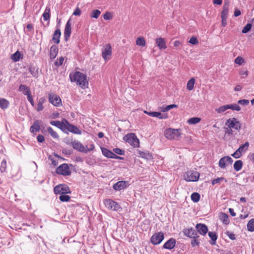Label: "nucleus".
I'll use <instances>...</instances> for the list:
<instances>
[{"mask_svg":"<svg viewBox=\"0 0 254 254\" xmlns=\"http://www.w3.org/2000/svg\"><path fill=\"white\" fill-rule=\"evenodd\" d=\"M208 236L212 241V242H210V243L213 245H215L216 243L215 242L217 240L218 237L216 233L215 232H209Z\"/></svg>","mask_w":254,"mask_h":254,"instance_id":"7c9ffc66","label":"nucleus"},{"mask_svg":"<svg viewBox=\"0 0 254 254\" xmlns=\"http://www.w3.org/2000/svg\"><path fill=\"white\" fill-rule=\"evenodd\" d=\"M243 166V162L241 160L236 161L234 164V168L236 171H240Z\"/></svg>","mask_w":254,"mask_h":254,"instance_id":"c9c22d12","label":"nucleus"},{"mask_svg":"<svg viewBox=\"0 0 254 254\" xmlns=\"http://www.w3.org/2000/svg\"><path fill=\"white\" fill-rule=\"evenodd\" d=\"M112 55V46L111 44H107L102 50V55L105 60H109L110 57Z\"/></svg>","mask_w":254,"mask_h":254,"instance_id":"9b49d317","label":"nucleus"},{"mask_svg":"<svg viewBox=\"0 0 254 254\" xmlns=\"http://www.w3.org/2000/svg\"><path fill=\"white\" fill-rule=\"evenodd\" d=\"M103 17L105 20H109L112 18V15L110 12H107L104 14Z\"/></svg>","mask_w":254,"mask_h":254,"instance_id":"680f3d73","label":"nucleus"},{"mask_svg":"<svg viewBox=\"0 0 254 254\" xmlns=\"http://www.w3.org/2000/svg\"><path fill=\"white\" fill-rule=\"evenodd\" d=\"M252 24H251V23L247 24L243 28V29L242 30V33H248L249 31H250V30L252 28Z\"/></svg>","mask_w":254,"mask_h":254,"instance_id":"3c124183","label":"nucleus"},{"mask_svg":"<svg viewBox=\"0 0 254 254\" xmlns=\"http://www.w3.org/2000/svg\"><path fill=\"white\" fill-rule=\"evenodd\" d=\"M51 136L54 138H59V136L58 133L55 131L51 127H49L47 129Z\"/></svg>","mask_w":254,"mask_h":254,"instance_id":"79ce46f5","label":"nucleus"},{"mask_svg":"<svg viewBox=\"0 0 254 254\" xmlns=\"http://www.w3.org/2000/svg\"><path fill=\"white\" fill-rule=\"evenodd\" d=\"M69 78L71 82H75L81 88L87 87L88 82L87 80V76L84 74L76 71L73 73H70Z\"/></svg>","mask_w":254,"mask_h":254,"instance_id":"f257e3e1","label":"nucleus"},{"mask_svg":"<svg viewBox=\"0 0 254 254\" xmlns=\"http://www.w3.org/2000/svg\"><path fill=\"white\" fill-rule=\"evenodd\" d=\"M45 101V99L43 97L40 98L39 99L37 108V111H41L43 109L44 107L43 106V104L44 103Z\"/></svg>","mask_w":254,"mask_h":254,"instance_id":"f704fd0d","label":"nucleus"},{"mask_svg":"<svg viewBox=\"0 0 254 254\" xmlns=\"http://www.w3.org/2000/svg\"><path fill=\"white\" fill-rule=\"evenodd\" d=\"M59 199L61 201L68 202L69 201L70 197L66 194H63L59 196Z\"/></svg>","mask_w":254,"mask_h":254,"instance_id":"c03bdc74","label":"nucleus"},{"mask_svg":"<svg viewBox=\"0 0 254 254\" xmlns=\"http://www.w3.org/2000/svg\"><path fill=\"white\" fill-rule=\"evenodd\" d=\"M104 203L105 206L110 210L118 211L121 208L120 205L117 202L110 199L105 200Z\"/></svg>","mask_w":254,"mask_h":254,"instance_id":"6e6552de","label":"nucleus"},{"mask_svg":"<svg viewBox=\"0 0 254 254\" xmlns=\"http://www.w3.org/2000/svg\"><path fill=\"white\" fill-rule=\"evenodd\" d=\"M225 125L229 128H234L237 130H240L241 128V125L240 122L235 118L229 119L226 121Z\"/></svg>","mask_w":254,"mask_h":254,"instance_id":"0eeeda50","label":"nucleus"},{"mask_svg":"<svg viewBox=\"0 0 254 254\" xmlns=\"http://www.w3.org/2000/svg\"><path fill=\"white\" fill-rule=\"evenodd\" d=\"M225 133L228 134H232L233 130L231 128H229V127H227L225 129Z\"/></svg>","mask_w":254,"mask_h":254,"instance_id":"338daca9","label":"nucleus"},{"mask_svg":"<svg viewBox=\"0 0 254 254\" xmlns=\"http://www.w3.org/2000/svg\"><path fill=\"white\" fill-rule=\"evenodd\" d=\"M236 64H241L244 62L243 59L241 57H238L235 60Z\"/></svg>","mask_w":254,"mask_h":254,"instance_id":"bf43d9fd","label":"nucleus"},{"mask_svg":"<svg viewBox=\"0 0 254 254\" xmlns=\"http://www.w3.org/2000/svg\"><path fill=\"white\" fill-rule=\"evenodd\" d=\"M145 114L154 117H157L159 119H166L168 117L167 114H162L160 112H148L147 111L144 112Z\"/></svg>","mask_w":254,"mask_h":254,"instance_id":"aec40b11","label":"nucleus"},{"mask_svg":"<svg viewBox=\"0 0 254 254\" xmlns=\"http://www.w3.org/2000/svg\"><path fill=\"white\" fill-rule=\"evenodd\" d=\"M50 8L49 7H46L42 16L44 20L47 21L50 18Z\"/></svg>","mask_w":254,"mask_h":254,"instance_id":"2f4dec72","label":"nucleus"},{"mask_svg":"<svg viewBox=\"0 0 254 254\" xmlns=\"http://www.w3.org/2000/svg\"><path fill=\"white\" fill-rule=\"evenodd\" d=\"M54 192L56 194H66L70 193L71 191L69 188L66 185L60 184L56 186L54 189Z\"/></svg>","mask_w":254,"mask_h":254,"instance_id":"423d86ee","label":"nucleus"},{"mask_svg":"<svg viewBox=\"0 0 254 254\" xmlns=\"http://www.w3.org/2000/svg\"><path fill=\"white\" fill-rule=\"evenodd\" d=\"M71 144L74 149L82 152H87V151H85L84 146L79 141L75 140L72 142Z\"/></svg>","mask_w":254,"mask_h":254,"instance_id":"6ab92c4d","label":"nucleus"},{"mask_svg":"<svg viewBox=\"0 0 254 254\" xmlns=\"http://www.w3.org/2000/svg\"><path fill=\"white\" fill-rule=\"evenodd\" d=\"M29 71L34 77L37 76L38 72L37 71H35L34 67L30 66L29 67Z\"/></svg>","mask_w":254,"mask_h":254,"instance_id":"864d4df0","label":"nucleus"},{"mask_svg":"<svg viewBox=\"0 0 254 254\" xmlns=\"http://www.w3.org/2000/svg\"><path fill=\"white\" fill-rule=\"evenodd\" d=\"M71 31V26L70 23V19H69L66 22L64 30V37L65 41H67L70 36Z\"/></svg>","mask_w":254,"mask_h":254,"instance_id":"4468645a","label":"nucleus"},{"mask_svg":"<svg viewBox=\"0 0 254 254\" xmlns=\"http://www.w3.org/2000/svg\"><path fill=\"white\" fill-rule=\"evenodd\" d=\"M101 14V11L99 10L95 9L92 11L90 17L95 18H98Z\"/></svg>","mask_w":254,"mask_h":254,"instance_id":"de8ad7c7","label":"nucleus"},{"mask_svg":"<svg viewBox=\"0 0 254 254\" xmlns=\"http://www.w3.org/2000/svg\"><path fill=\"white\" fill-rule=\"evenodd\" d=\"M27 99H28V100L29 101V102L31 103V105H32L33 107H34V106H35V104H34V101H33V98H32V97L31 96V95L30 94L29 95L27 96Z\"/></svg>","mask_w":254,"mask_h":254,"instance_id":"0e129e2a","label":"nucleus"},{"mask_svg":"<svg viewBox=\"0 0 254 254\" xmlns=\"http://www.w3.org/2000/svg\"><path fill=\"white\" fill-rule=\"evenodd\" d=\"M233 163V159L230 156H225L221 158L219 161V166L224 169L228 165H231Z\"/></svg>","mask_w":254,"mask_h":254,"instance_id":"ddd939ff","label":"nucleus"},{"mask_svg":"<svg viewBox=\"0 0 254 254\" xmlns=\"http://www.w3.org/2000/svg\"><path fill=\"white\" fill-rule=\"evenodd\" d=\"M228 109H231L233 111H240L241 108L237 104H228Z\"/></svg>","mask_w":254,"mask_h":254,"instance_id":"58836bf2","label":"nucleus"},{"mask_svg":"<svg viewBox=\"0 0 254 254\" xmlns=\"http://www.w3.org/2000/svg\"><path fill=\"white\" fill-rule=\"evenodd\" d=\"M6 161L5 159H3L1 163L0 167V171L1 173H3L6 171Z\"/></svg>","mask_w":254,"mask_h":254,"instance_id":"8fccbe9b","label":"nucleus"},{"mask_svg":"<svg viewBox=\"0 0 254 254\" xmlns=\"http://www.w3.org/2000/svg\"><path fill=\"white\" fill-rule=\"evenodd\" d=\"M56 172L63 176H68L71 174V171L68 166L66 164H63L59 166L57 169Z\"/></svg>","mask_w":254,"mask_h":254,"instance_id":"1a4fd4ad","label":"nucleus"},{"mask_svg":"<svg viewBox=\"0 0 254 254\" xmlns=\"http://www.w3.org/2000/svg\"><path fill=\"white\" fill-rule=\"evenodd\" d=\"M238 103L243 106L248 105L249 104V101L247 99L239 100Z\"/></svg>","mask_w":254,"mask_h":254,"instance_id":"5fc2aeb1","label":"nucleus"},{"mask_svg":"<svg viewBox=\"0 0 254 254\" xmlns=\"http://www.w3.org/2000/svg\"><path fill=\"white\" fill-rule=\"evenodd\" d=\"M176 245V240L174 238H171L167 241L163 245L164 249L172 250L173 249Z\"/></svg>","mask_w":254,"mask_h":254,"instance_id":"412c9836","label":"nucleus"},{"mask_svg":"<svg viewBox=\"0 0 254 254\" xmlns=\"http://www.w3.org/2000/svg\"><path fill=\"white\" fill-rule=\"evenodd\" d=\"M191 199L194 202H197L200 199V195L197 192H193L191 195Z\"/></svg>","mask_w":254,"mask_h":254,"instance_id":"37998d69","label":"nucleus"},{"mask_svg":"<svg viewBox=\"0 0 254 254\" xmlns=\"http://www.w3.org/2000/svg\"><path fill=\"white\" fill-rule=\"evenodd\" d=\"M189 43L192 45H196L198 44V41L196 37H192L189 40Z\"/></svg>","mask_w":254,"mask_h":254,"instance_id":"13d9d810","label":"nucleus"},{"mask_svg":"<svg viewBox=\"0 0 254 254\" xmlns=\"http://www.w3.org/2000/svg\"><path fill=\"white\" fill-rule=\"evenodd\" d=\"M101 150H102L103 154L105 156H106L108 158H114V159H123L122 157L117 156V155L114 154L113 152H112V151L109 150L108 149H107L105 148H102Z\"/></svg>","mask_w":254,"mask_h":254,"instance_id":"2eb2a0df","label":"nucleus"},{"mask_svg":"<svg viewBox=\"0 0 254 254\" xmlns=\"http://www.w3.org/2000/svg\"><path fill=\"white\" fill-rule=\"evenodd\" d=\"M248 158L250 160L254 162V153L249 154L248 155Z\"/></svg>","mask_w":254,"mask_h":254,"instance_id":"774afa93","label":"nucleus"},{"mask_svg":"<svg viewBox=\"0 0 254 254\" xmlns=\"http://www.w3.org/2000/svg\"><path fill=\"white\" fill-rule=\"evenodd\" d=\"M49 102L55 106H60L62 104V101L59 96L54 94H49Z\"/></svg>","mask_w":254,"mask_h":254,"instance_id":"f8f14e48","label":"nucleus"},{"mask_svg":"<svg viewBox=\"0 0 254 254\" xmlns=\"http://www.w3.org/2000/svg\"><path fill=\"white\" fill-rule=\"evenodd\" d=\"M222 181H224L226 183L227 182L226 179H225L224 178L220 177V178H218L217 179H214L213 180H212V184L213 185H215L216 184L220 183Z\"/></svg>","mask_w":254,"mask_h":254,"instance_id":"09e8293b","label":"nucleus"},{"mask_svg":"<svg viewBox=\"0 0 254 254\" xmlns=\"http://www.w3.org/2000/svg\"><path fill=\"white\" fill-rule=\"evenodd\" d=\"M180 129L168 128L164 132L165 136L168 139L178 140L181 135Z\"/></svg>","mask_w":254,"mask_h":254,"instance_id":"f03ea898","label":"nucleus"},{"mask_svg":"<svg viewBox=\"0 0 254 254\" xmlns=\"http://www.w3.org/2000/svg\"><path fill=\"white\" fill-rule=\"evenodd\" d=\"M64 61V58L63 57H61L56 62H55V65L57 66H60L63 64Z\"/></svg>","mask_w":254,"mask_h":254,"instance_id":"603ef678","label":"nucleus"},{"mask_svg":"<svg viewBox=\"0 0 254 254\" xmlns=\"http://www.w3.org/2000/svg\"><path fill=\"white\" fill-rule=\"evenodd\" d=\"M231 155L235 158H239L242 156V154H241L238 150H236Z\"/></svg>","mask_w":254,"mask_h":254,"instance_id":"052dcab7","label":"nucleus"},{"mask_svg":"<svg viewBox=\"0 0 254 254\" xmlns=\"http://www.w3.org/2000/svg\"><path fill=\"white\" fill-rule=\"evenodd\" d=\"M156 44L160 50H164L167 48L165 40L163 38H158L155 40Z\"/></svg>","mask_w":254,"mask_h":254,"instance_id":"b1692460","label":"nucleus"},{"mask_svg":"<svg viewBox=\"0 0 254 254\" xmlns=\"http://www.w3.org/2000/svg\"><path fill=\"white\" fill-rule=\"evenodd\" d=\"M58 48L56 45H53L51 46L50 48V58L51 59H55L58 53Z\"/></svg>","mask_w":254,"mask_h":254,"instance_id":"bb28decb","label":"nucleus"},{"mask_svg":"<svg viewBox=\"0 0 254 254\" xmlns=\"http://www.w3.org/2000/svg\"><path fill=\"white\" fill-rule=\"evenodd\" d=\"M228 109V105H225L221 106V107H219L217 109H216L215 111L218 113H222L226 111Z\"/></svg>","mask_w":254,"mask_h":254,"instance_id":"49530a36","label":"nucleus"},{"mask_svg":"<svg viewBox=\"0 0 254 254\" xmlns=\"http://www.w3.org/2000/svg\"><path fill=\"white\" fill-rule=\"evenodd\" d=\"M139 154L141 157L145 158L146 159H149L152 158L151 155L148 152L139 151Z\"/></svg>","mask_w":254,"mask_h":254,"instance_id":"a18cd8bd","label":"nucleus"},{"mask_svg":"<svg viewBox=\"0 0 254 254\" xmlns=\"http://www.w3.org/2000/svg\"><path fill=\"white\" fill-rule=\"evenodd\" d=\"M50 124L58 127L63 131L64 127H65V123L64 121V119H63L61 122L59 121H52L50 122Z\"/></svg>","mask_w":254,"mask_h":254,"instance_id":"4be33fe9","label":"nucleus"},{"mask_svg":"<svg viewBox=\"0 0 254 254\" xmlns=\"http://www.w3.org/2000/svg\"><path fill=\"white\" fill-rule=\"evenodd\" d=\"M114 152L117 154L123 155L125 154V151L119 148H116L113 149Z\"/></svg>","mask_w":254,"mask_h":254,"instance_id":"6e6d98bb","label":"nucleus"},{"mask_svg":"<svg viewBox=\"0 0 254 254\" xmlns=\"http://www.w3.org/2000/svg\"><path fill=\"white\" fill-rule=\"evenodd\" d=\"M64 121L65 123V127L63 132L68 133V131L74 134H81V131L75 126L70 124L66 119H64Z\"/></svg>","mask_w":254,"mask_h":254,"instance_id":"20e7f679","label":"nucleus"},{"mask_svg":"<svg viewBox=\"0 0 254 254\" xmlns=\"http://www.w3.org/2000/svg\"><path fill=\"white\" fill-rule=\"evenodd\" d=\"M80 14L81 10L78 7H77L73 13V15L75 16H79Z\"/></svg>","mask_w":254,"mask_h":254,"instance_id":"69168bd1","label":"nucleus"},{"mask_svg":"<svg viewBox=\"0 0 254 254\" xmlns=\"http://www.w3.org/2000/svg\"><path fill=\"white\" fill-rule=\"evenodd\" d=\"M249 146V143L247 141L245 144L241 145L237 150L242 155L243 153H245L248 150Z\"/></svg>","mask_w":254,"mask_h":254,"instance_id":"c756f323","label":"nucleus"},{"mask_svg":"<svg viewBox=\"0 0 254 254\" xmlns=\"http://www.w3.org/2000/svg\"><path fill=\"white\" fill-rule=\"evenodd\" d=\"M127 186V182L121 181L113 185V189L116 190H120L126 188Z\"/></svg>","mask_w":254,"mask_h":254,"instance_id":"dca6fc26","label":"nucleus"},{"mask_svg":"<svg viewBox=\"0 0 254 254\" xmlns=\"http://www.w3.org/2000/svg\"><path fill=\"white\" fill-rule=\"evenodd\" d=\"M19 91L22 92L24 95H26L27 96L29 95L31 93L30 89L29 87L23 84L19 85Z\"/></svg>","mask_w":254,"mask_h":254,"instance_id":"a878e982","label":"nucleus"},{"mask_svg":"<svg viewBox=\"0 0 254 254\" xmlns=\"http://www.w3.org/2000/svg\"><path fill=\"white\" fill-rule=\"evenodd\" d=\"M37 140L39 142L42 143L44 141L45 137L43 135L39 134L37 137Z\"/></svg>","mask_w":254,"mask_h":254,"instance_id":"e2e57ef3","label":"nucleus"},{"mask_svg":"<svg viewBox=\"0 0 254 254\" xmlns=\"http://www.w3.org/2000/svg\"><path fill=\"white\" fill-rule=\"evenodd\" d=\"M9 102L5 99H0V107L2 109H5L8 108Z\"/></svg>","mask_w":254,"mask_h":254,"instance_id":"72a5a7b5","label":"nucleus"},{"mask_svg":"<svg viewBox=\"0 0 254 254\" xmlns=\"http://www.w3.org/2000/svg\"><path fill=\"white\" fill-rule=\"evenodd\" d=\"M248 230L249 231H254V219H251L247 224Z\"/></svg>","mask_w":254,"mask_h":254,"instance_id":"ea45409f","label":"nucleus"},{"mask_svg":"<svg viewBox=\"0 0 254 254\" xmlns=\"http://www.w3.org/2000/svg\"><path fill=\"white\" fill-rule=\"evenodd\" d=\"M201 119L198 117L191 118L188 121V123L190 125H194L199 123Z\"/></svg>","mask_w":254,"mask_h":254,"instance_id":"a19ab883","label":"nucleus"},{"mask_svg":"<svg viewBox=\"0 0 254 254\" xmlns=\"http://www.w3.org/2000/svg\"><path fill=\"white\" fill-rule=\"evenodd\" d=\"M164 238V236L163 233L162 232H159L153 235V236L151 237L150 242L152 244L157 245L160 244L163 240Z\"/></svg>","mask_w":254,"mask_h":254,"instance_id":"9d476101","label":"nucleus"},{"mask_svg":"<svg viewBox=\"0 0 254 254\" xmlns=\"http://www.w3.org/2000/svg\"><path fill=\"white\" fill-rule=\"evenodd\" d=\"M229 3L228 0H224V3L223 5V10L221 12V17L227 18L229 11Z\"/></svg>","mask_w":254,"mask_h":254,"instance_id":"5701e85b","label":"nucleus"},{"mask_svg":"<svg viewBox=\"0 0 254 254\" xmlns=\"http://www.w3.org/2000/svg\"><path fill=\"white\" fill-rule=\"evenodd\" d=\"M199 173L197 171L190 170L184 174V179L188 182H195L198 180Z\"/></svg>","mask_w":254,"mask_h":254,"instance_id":"39448f33","label":"nucleus"},{"mask_svg":"<svg viewBox=\"0 0 254 254\" xmlns=\"http://www.w3.org/2000/svg\"><path fill=\"white\" fill-rule=\"evenodd\" d=\"M136 44L138 46L144 47L146 45L145 39L142 37L137 38L136 40Z\"/></svg>","mask_w":254,"mask_h":254,"instance_id":"473e14b6","label":"nucleus"},{"mask_svg":"<svg viewBox=\"0 0 254 254\" xmlns=\"http://www.w3.org/2000/svg\"><path fill=\"white\" fill-rule=\"evenodd\" d=\"M192 240L191 241V245L192 247H195L196 246H198L199 244V242L197 239V238H192Z\"/></svg>","mask_w":254,"mask_h":254,"instance_id":"4d7b16f0","label":"nucleus"},{"mask_svg":"<svg viewBox=\"0 0 254 254\" xmlns=\"http://www.w3.org/2000/svg\"><path fill=\"white\" fill-rule=\"evenodd\" d=\"M21 53L19 51H16L14 54L11 55V59L13 61L16 62L19 61L20 59Z\"/></svg>","mask_w":254,"mask_h":254,"instance_id":"e433bc0d","label":"nucleus"},{"mask_svg":"<svg viewBox=\"0 0 254 254\" xmlns=\"http://www.w3.org/2000/svg\"><path fill=\"white\" fill-rule=\"evenodd\" d=\"M40 129V127L39 121H36L34 122L33 125L30 127V131L32 133L34 132L39 131Z\"/></svg>","mask_w":254,"mask_h":254,"instance_id":"cd10ccee","label":"nucleus"},{"mask_svg":"<svg viewBox=\"0 0 254 254\" xmlns=\"http://www.w3.org/2000/svg\"><path fill=\"white\" fill-rule=\"evenodd\" d=\"M195 228L197 232L202 235H205L208 231L207 227L204 224H197Z\"/></svg>","mask_w":254,"mask_h":254,"instance_id":"a211bd4d","label":"nucleus"},{"mask_svg":"<svg viewBox=\"0 0 254 254\" xmlns=\"http://www.w3.org/2000/svg\"><path fill=\"white\" fill-rule=\"evenodd\" d=\"M124 140L130 144L133 147H138L139 146V141L134 133H129L124 137Z\"/></svg>","mask_w":254,"mask_h":254,"instance_id":"7ed1b4c3","label":"nucleus"},{"mask_svg":"<svg viewBox=\"0 0 254 254\" xmlns=\"http://www.w3.org/2000/svg\"><path fill=\"white\" fill-rule=\"evenodd\" d=\"M183 233L185 235L190 238H198V236L197 234V233L192 228L190 229H185L183 230Z\"/></svg>","mask_w":254,"mask_h":254,"instance_id":"f3484780","label":"nucleus"},{"mask_svg":"<svg viewBox=\"0 0 254 254\" xmlns=\"http://www.w3.org/2000/svg\"><path fill=\"white\" fill-rule=\"evenodd\" d=\"M61 35V32L60 29H57L55 30L52 37V40L57 44H59L60 42V37Z\"/></svg>","mask_w":254,"mask_h":254,"instance_id":"393cba45","label":"nucleus"},{"mask_svg":"<svg viewBox=\"0 0 254 254\" xmlns=\"http://www.w3.org/2000/svg\"><path fill=\"white\" fill-rule=\"evenodd\" d=\"M219 217L222 223L225 225H227L229 223L230 221L228 218V215L224 212L220 213Z\"/></svg>","mask_w":254,"mask_h":254,"instance_id":"c85d7f7f","label":"nucleus"},{"mask_svg":"<svg viewBox=\"0 0 254 254\" xmlns=\"http://www.w3.org/2000/svg\"><path fill=\"white\" fill-rule=\"evenodd\" d=\"M195 80L193 78H191L187 83V88L189 90H192L194 87Z\"/></svg>","mask_w":254,"mask_h":254,"instance_id":"4c0bfd02","label":"nucleus"}]
</instances>
